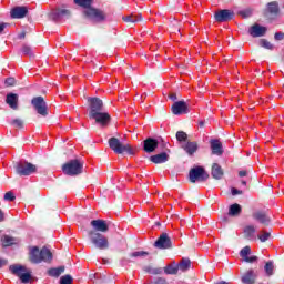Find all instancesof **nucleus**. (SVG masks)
Returning a JSON list of instances; mask_svg holds the SVG:
<instances>
[{"instance_id": "864d4df0", "label": "nucleus", "mask_w": 284, "mask_h": 284, "mask_svg": "<svg viewBox=\"0 0 284 284\" xmlns=\"http://www.w3.org/2000/svg\"><path fill=\"white\" fill-rule=\"evenodd\" d=\"M169 99H171V101H176L179 97L176 95V93H170Z\"/></svg>"}, {"instance_id": "a18cd8bd", "label": "nucleus", "mask_w": 284, "mask_h": 284, "mask_svg": "<svg viewBox=\"0 0 284 284\" xmlns=\"http://www.w3.org/2000/svg\"><path fill=\"white\" fill-rule=\"evenodd\" d=\"M22 52H23V54H26L27 57H32V48L31 47H29V45H23L22 47Z\"/></svg>"}, {"instance_id": "aec40b11", "label": "nucleus", "mask_w": 284, "mask_h": 284, "mask_svg": "<svg viewBox=\"0 0 284 284\" xmlns=\"http://www.w3.org/2000/svg\"><path fill=\"white\" fill-rule=\"evenodd\" d=\"M253 219L255 221H258V223H262V225H270V223H272V219H270V215H267L266 212L264 211H256L255 213H253Z\"/></svg>"}, {"instance_id": "e433bc0d", "label": "nucleus", "mask_w": 284, "mask_h": 284, "mask_svg": "<svg viewBox=\"0 0 284 284\" xmlns=\"http://www.w3.org/2000/svg\"><path fill=\"white\" fill-rule=\"evenodd\" d=\"M260 45L261 48H265V50H274V44H272L267 39H261Z\"/></svg>"}, {"instance_id": "9b49d317", "label": "nucleus", "mask_w": 284, "mask_h": 284, "mask_svg": "<svg viewBox=\"0 0 284 284\" xmlns=\"http://www.w3.org/2000/svg\"><path fill=\"white\" fill-rule=\"evenodd\" d=\"M88 103L90 108L89 118L103 112L104 104L100 98H88Z\"/></svg>"}, {"instance_id": "cd10ccee", "label": "nucleus", "mask_w": 284, "mask_h": 284, "mask_svg": "<svg viewBox=\"0 0 284 284\" xmlns=\"http://www.w3.org/2000/svg\"><path fill=\"white\" fill-rule=\"evenodd\" d=\"M122 21L129 24L139 23V21H143V16L141 13L139 14L131 13L129 16L122 17Z\"/></svg>"}, {"instance_id": "680f3d73", "label": "nucleus", "mask_w": 284, "mask_h": 284, "mask_svg": "<svg viewBox=\"0 0 284 284\" xmlns=\"http://www.w3.org/2000/svg\"><path fill=\"white\" fill-rule=\"evenodd\" d=\"M199 125H200V128H205V122L204 121H200Z\"/></svg>"}, {"instance_id": "79ce46f5", "label": "nucleus", "mask_w": 284, "mask_h": 284, "mask_svg": "<svg viewBox=\"0 0 284 284\" xmlns=\"http://www.w3.org/2000/svg\"><path fill=\"white\" fill-rule=\"evenodd\" d=\"M74 278H72V275L67 274L60 278V284H72Z\"/></svg>"}, {"instance_id": "8fccbe9b", "label": "nucleus", "mask_w": 284, "mask_h": 284, "mask_svg": "<svg viewBox=\"0 0 284 284\" xmlns=\"http://www.w3.org/2000/svg\"><path fill=\"white\" fill-rule=\"evenodd\" d=\"M274 39H275V41H283V39H284V32H276L275 34H274Z\"/></svg>"}, {"instance_id": "f704fd0d", "label": "nucleus", "mask_w": 284, "mask_h": 284, "mask_svg": "<svg viewBox=\"0 0 284 284\" xmlns=\"http://www.w3.org/2000/svg\"><path fill=\"white\" fill-rule=\"evenodd\" d=\"M255 233L256 229L254 227V225H248L244 227V235L246 239H252V236H254Z\"/></svg>"}, {"instance_id": "37998d69", "label": "nucleus", "mask_w": 284, "mask_h": 284, "mask_svg": "<svg viewBox=\"0 0 284 284\" xmlns=\"http://www.w3.org/2000/svg\"><path fill=\"white\" fill-rule=\"evenodd\" d=\"M270 236H272L271 232H263V234L257 235V239L262 242L265 243V241L270 240Z\"/></svg>"}, {"instance_id": "ea45409f", "label": "nucleus", "mask_w": 284, "mask_h": 284, "mask_svg": "<svg viewBox=\"0 0 284 284\" xmlns=\"http://www.w3.org/2000/svg\"><path fill=\"white\" fill-rule=\"evenodd\" d=\"M175 136L180 143L187 141V133L185 131H178Z\"/></svg>"}, {"instance_id": "0eeeda50", "label": "nucleus", "mask_w": 284, "mask_h": 284, "mask_svg": "<svg viewBox=\"0 0 284 284\" xmlns=\"http://www.w3.org/2000/svg\"><path fill=\"white\" fill-rule=\"evenodd\" d=\"M14 170L19 176H30V174L37 172V165L27 161L18 162L14 164Z\"/></svg>"}, {"instance_id": "5701e85b", "label": "nucleus", "mask_w": 284, "mask_h": 284, "mask_svg": "<svg viewBox=\"0 0 284 284\" xmlns=\"http://www.w3.org/2000/svg\"><path fill=\"white\" fill-rule=\"evenodd\" d=\"M211 152L215 156H223V143H221V140H211Z\"/></svg>"}, {"instance_id": "6e6d98bb", "label": "nucleus", "mask_w": 284, "mask_h": 284, "mask_svg": "<svg viewBox=\"0 0 284 284\" xmlns=\"http://www.w3.org/2000/svg\"><path fill=\"white\" fill-rule=\"evenodd\" d=\"M172 32H181V29L176 24H173Z\"/></svg>"}, {"instance_id": "bb28decb", "label": "nucleus", "mask_w": 284, "mask_h": 284, "mask_svg": "<svg viewBox=\"0 0 284 284\" xmlns=\"http://www.w3.org/2000/svg\"><path fill=\"white\" fill-rule=\"evenodd\" d=\"M243 284H254L256 283V273L254 270H248L242 275Z\"/></svg>"}, {"instance_id": "4468645a", "label": "nucleus", "mask_w": 284, "mask_h": 284, "mask_svg": "<svg viewBox=\"0 0 284 284\" xmlns=\"http://www.w3.org/2000/svg\"><path fill=\"white\" fill-rule=\"evenodd\" d=\"M171 112L175 116H181V114H187L190 112V108L187 106L186 101H175L171 106Z\"/></svg>"}, {"instance_id": "20e7f679", "label": "nucleus", "mask_w": 284, "mask_h": 284, "mask_svg": "<svg viewBox=\"0 0 284 284\" xmlns=\"http://www.w3.org/2000/svg\"><path fill=\"white\" fill-rule=\"evenodd\" d=\"M109 148L115 153V154H130L131 156H134V150L130 144H123L119 138H110L109 139Z\"/></svg>"}, {"instance_id": "ddd939ff", "label": "nucleus", "mask_w": 284, "mask_h": 284, "mask_svg": "<svg viewBox=\"0 0 284 284\" xmlns=\"http://www.w3.org/2000/svg\"><path fill=\"white\" fill-rule=\"evenodd\" d=\"M214 19L217 23H226L234 19V11L230 9H222L214 13Z\"/></svg>"}, {"instance_id": "58836bf2", "label": "nucleus", "mask_w": 284, "mask_h": 284, "mask_svg": "<svg viewBox=\"0 0 284 284\" xmlns=\"http://www.w3.org/2000/svg\"><path fill=\"white\" fill-rule=\"evenodd\" d=\"M239 17H242V19H250L252 17V9H244L241 11H237Z\"/></svg>"}, {"instance_id": "9d476101", "label": "nucleus", "mask_w": 284, "mask_h": 284, "mask_svg": "<svg viewBox=\"0 0 284 284\" xmlns=\"http://www.w3.org/2000/svg\"><path fill=\"white\" fill-rule=\"evenodd\" d=\"M89 119L95 121V123L102 128H108L110 123H112V116L108 112L100 111V113H95Z\"/></svg>"}, {"instance_id": "423d86ee", "label": "nucleus", "mask_w": 284, "mask_h": 284, "mask_svg": "<svg viewBox=\"0 0 284 284\" xmlns=\"http://www.w3.org/2000/svg\"><path fill=\"white\" fill-rule=\"evenodd\" d=\"M210 179V173L203 166H195L189 171L190 183H205Z\"/></svg>"}, {"instance_id": "2eb2a0df", "label": "nucleus", "mask_w": 284, "mask_h": 284, "mask_svg": "<svg viewBox=\"0 0 284 284\" xmlns=\"http://www.w3.org/2000/svg\"><path fill=\"white\" fill-rule=\"evenodd\" d=\"M51 21L59 22L61 19H71L72 11L69 9H57L55 11L51 12L49 16Z\"/></svg>"}, {"instance_id": "4be33fe9", "label": "nucleus", "mask_w": 284, "mask_h": 284, "mask_svg": "<svg viewBox=\"0 0 284 284\" xmlns=\"http://www.w3.org/2000/svg\"><path fill=\"white\" fill-rule=\"evenodd\" d=\"M6 103L11 108V110H19V94L8 93L6 98Z\"/></svg>"}, {"instance_id": "dca6fc26", "label": "nucleus", "mask_w": 284, "mask_h": 284, "mask_svg": "<svg viewBox=\"0 0 284 284\" xmlns=\"http://www.w3.org/2000/svg\"><path fill=\"white\" fill-rule=\"evenodd\" d=\"M278 12H281V10L278 9V2L276 1L268 2L265 11V18L268 21H274V19L278 17Z\"/></svg>"}, {"instance_id": "13d9d810", "label": "nucleus", "mask_w": 284, "mask_h": 284, "mask_svg": "<svg viewBox=\"0 0 284 284\" xmlns=\"http://www.w3.org/2000/svg\"><path fill=\"white\" fill-rule=\"evenodd\" d=\"M19 39H26V31H22L19 36H18Z\"/></svg>"}, {"instance_id": "7c9ffc66", "label": "nucleus", "mask_w": 284, "mask_h": 284, "mask_svg": "<svg viewBox=\"0 0 284 284\" xmlns=\"http://www.w3.org/2000/svg\"><path fill=\"white\" fill-rule=\"evenodd\" d=\"M241 212H243V209L239 203L232 204L229 209V216H241Z\"/></svg>"}, {"instance_id": "2f4dec72", "label": "nucleus", "mask_w": 284, "mask_h": 284, "mask_svg": "<svg viewBox=\"0 0 284 284\" xmlns=\"http://www.w3.org/2000/svg\"><path fill=\"white\" fill-rule=\"evenodd\" d=\"M3 247H12V245H17V239L10 236V235H4L1 239Z\"/></svg>"}, {"instance_id": "6ab92c4d", "label": "nucleus", "mask_w": 284, "mask_h": 284, "mask_svg": "<svg viewBox=\"0 0 284 284\" xmlns=\"http://www.w3.org/2000/svg\"><path fill=\"white\" fill-rule=\"evenodd\" d=\"M91 227H93V232L99 233H105L108 232V230H110V226H108V222H105L104 220H92Z\"/></svg>"}, {"instance_id": "c03bdc74", "label": "nucleus", "mask_w": 284, "mask_h": 284, "mask_svg": "<svg viewBox=\"0 0 284 284\" xmlns=\"http://www.w3.org/2000/svg\"><path fill=\"white\" fill-rule=\"evenodd\" d=\"M144 272H148V274H161V268H152L150 266H146L144 268Z\"/></svg>"}, {"instance_id": "c756f323", "label": "nucleus", "mask_w": 284, "mask_h": 284, "mask_svg": "<svg viewBox=\"0 0 284 284\" xmlns=\"http://www.w3.org/2000/svg\"><path fill=\"white\" fill-rule=\"evenodd\" d=\"M63 272H65V266H59V267L49 268L47 274L49 276H52L53 278H59V276H61V274H63Z\"/></svg>"}, {"instance_id": "e2e57ef3", "label": "nucleus", "mask_w": 284, "mask_h": 284, "mask_svg": "<svg viewBox=\"0 0 284 284\" xmlns=\"http://www.w3.org/2000/svg\"><path fill=\"white\" fill-rule=\"evenodd\" d=\"M241 184H242V185H247V181L242 180V181H241Z\"/></svg>"}, {"instance_id": "a19ab883", "label": "nucleus", "mask_w": 284, "mask_h": 284, "mask_svg": "<svg viewBox=\"0 0 284 284\" xmlns=\"http://www.w3.org/2000/svg\"><path fill=\"white\" fill-rule=\"evenodd\" d=\"M11 125H13V128H19V130H23V120L21 119H13L11 122H10Z\"/></svg>"}, {"instance_id": "5fc2aeb1", "label": "nucleus", "mask_w": 284, "mask_h": 284, "mask_svg": "<svg viewBox=\"0 0 284 284\" xmlns=\"http://www.w3.org/2000/svg\"><path fill=\"white\" fill-rule=\"evenodd\" d=\"M6 221V214H3V211L0 209V223H3Z\"/></svg>"}, {"instance_id": "4d7b16f0", "label": "nucleus", "mask_w": 284, "mask_h": 284, "mask_svg": "<svg viewBox=\"0 0 284 284\" xmlns=\"http://www.w3.org/2000/svg\"><path fill=\"white\" fill-rule=\"evenodd\" d=\"M239 176H241V178L247 176V171H245V170L240 171Z\"/></svg>"}, {"instance_id": "72a5a7b5", "label": "nucleus", "mask_w": 284, "mask_h": 284, "mask_svg": "<svg viewBox=\"0 0 284 284\" xmlns=\"http://www.w3.org/2000/svg\"><path fill=\"white\" fill-rule=\"evenodd\" d=\"M164 274L176 275L179 274V265H168L164 267Z\"/></svg>"}, {"instance_id": "f03ea898", "label": "nucleus", "mask_w": 284, "mask_h": 284, "mask_svg": "<svg viewBox=\"0 0 284 284\" xmlns=\"http://www.w3.org/2000/svg\"><path fill=\"white\" fill-rule=\"evenodd\" d=\"M29 261L34 265H39V263H51L52 251H50V248L45 246L41 250L39 248V246H33L29 252Z\"/></svg>"}, {"instance_id": "c85d7f7f", "label": "nucleus", "mask_w": 284, "mask_h": 284, "mask_svg": "<svg viewBox=\"0 0 284 284\" xmlns=\"http://www.w3.org/2000/svg\"><path fill=\"white\" fill-rule=\"evenodd\" d=\"M190 267H192V261H190V257H183L178 264V270L181 272H187Z\"/></svg>"}, {"instance_id": "1a4fd4ad", "label": "nucleus", "mask_w": 284, "mask_h": 284, "mask_svg": "<svg viewBox=\"0 0 284 284\" xmlns=\"http://www.w3.org/2000/svg\"><path fill=\"white\" fill-rule=\"evenodd\" d=\"M10 271L20 278L21 283H30V278H32V273H26L27 268L23 265H11Z\"/></svg>"}, {"instance_id": "f3484780", "label": "nucleus", "mask_w": 284, "mask_h": 284, "mask_svg": "<svg viewBox=\"0 0 284 284\" xmlns=\"http://www.w3.org/2000/svg\"><path fill=\"white\" fill-rule=\"evenodd\" d=\"M159 145H161V142L154 138H146L143 141V150L146 152V154H152V152H155Z\"/></svg>"}, {"instance_id": "bf43d9fd", "label": "nucleus", "mask_w": 284, "mask_h": 284, "mask_svg": "<svg viewBox=\"0 0 284 284\" xmlns=\"http://www.w3.org/2000/svg\"><path fill=\"white\" fill-rule=\"evenodd\" d=\"M161 148H168V143L165 142V141H163V140H161Z\"/></svg>"}, {"instance_id": "09e8293b", "label": "nucleus", "mask_w": 284, "mask_h": 284, "mask_svg": "<svg viewBox=\"0 0 284 284\" xmlns=\"http://www.w3.org/2000/svg\"><path fill=\"white\" fill-rule=\"evenodd\" d=\"M245 263H256L258 261V256L253 255V256H246V258L243 260Z\"/></svg>"}, {"instance_id": "7ed1b4c3", "label": "nucleus", "mask_w": 284, "mask_h": 284, "mask_svg": "<svg viewBox=\"0 0 284 284\" xmlns=\"http://www.w3.org/2000/svg\"><path fill=\"white\" fill-rule=\"evenodd\" d=\"M62 172L67 176H79V174H83V161L79 159L69 160L62 165Z\"/></svg>"}, {"instance_id": "473e14b6", "label": "nucleus", "mask_w": 284, "mask_h": 284, "mask_svg": "<svg viewBox=\"0 0 284 284\" xmlns=\"http://www.w3.org/2000/svg\"><path fill=\"white\" fill-rule=\"evenodd\" d=\"M266 276H274V261H267L264 265Z\"/></svg>"}, {"instance_id": "412c9836", "label": "nucleus", "mask_w": 284, "mask_h": 284, "mask_svg": "<svg viewBox=\"0 0 284 284\" xmlns=\"http://www.w3.org/2000/svg\"><path fill=\"white\" fill-rule=\"evenodd\" d=\"M10 14L11 19H23L28 16V7H14Z\"/></svg>"}, {"instance_id": "052dcab7", "label": "nucleus", "mask_w": 284, "mask_h": 284, "mask_svg": "<svg viewBox=\"0 0 284 284\" xmlns=\"http://www.w3.org/2000/svg\"><path fill=\"white\" fill-rule=\"evenodd\" d=\"M8 264V261H6V260H0V267L2 266V265H7Z\"/></svg>"}, {"instance_id": "39448f33", "label": "nucleus", "mask_w": 284, "mask_h": 284, "mask_svg": "<svg viewBox=\"0 0 284 284\" xmlns=\"http://www.w3.org/2000/svg\"><path fill=\"white\" fill-rule=\"evenodd\" d=\"M88 236L97 250H110V241L108 240V236L97 231H89Z\"/></svg>"}, {"instance_id": "4c0bfd02", "label": "nucleus", "mask_w": 284, "mask_h": 284, "mask_svg": "<svg viewBox=\"0 0 284 284\" xmlns=\"http://www.w3.org/2000/svg\"><path fill=\"white\" fill-rule=\"evenodd\" d=\"M250 254H252V247H250L248 245L244 246L241 251H240V256L244 260L247 256H250Z\"/></svg>"}, {"instance_id": "f8f14e48", "label": "nucleus", "mask_w": 284, "mask_h": 284, "mask_svg": "<svg viewBox=\"0 0 284 284\" xmlns=\"http://www.w3.org/2000/svg\"><path fill=\"white\" fill-rule=\"evenodd\" d=\"M153 246L156 250H172V239L168 233H162L154 242Z\"/></svg>"}, {"instance_id": "49530a36", "label": "nucleus", "mask_w": 284, "mask_h": 284, "mask_svg": "<svg viewBox=\"0 0 284 284\" xmlns=\"http://www.w3.org/2000/svg\"><path fill=\"white\" fill-rule=\"evenodd\" d=\"M4 83L7 85V88H12L14 87V84L17 83V81L14 80V78H7L4 80Z\"/></svg>"}, {"instance_id": "f257e3e1", "label": "nucleus", "mask_w": 284, "mask_h": 284, "mask_svg": "<svg viewBox=\"0 0 284 284\" xmlns=\"http://www.w3.org/2000/svg\"><path fill=\"white\" fill-rule=\"evenodd\" d=\"M78 8H82V17L91 23H103L108 19L104 10L93 7L94 0H73Z\"/></svg>"}, {"instance_id": "6e6552de", "label": "nucleus", "mask_w": 284, "mask_h": 284, "mask_svg": "<svg viewBox=\"0 0 284 284\" xmlns=\"http://www.w3.org/2000/svg\"><path fill=\"white\" fill-rule=\"evenodd\" d=\"M31 104L34 108L37 114H40V116H48V102H45V99L43 97L39 95L31 100Z\"/></svg>"}, {"instance_id": "a878e982", "label": "nucleus", "mask_w": 284, "mask_h": 284, "mask_svg": "<svg viewBox=\"0 0 284 284\" xmlns=\"http://www.w3.org/2000/svg\"><path fill=\"white\" fill-rule=\"evenodd\" d=\"M225 172L223 171V168L219 165V163H213L211 168V175L215 181H221L223 179Z\"/></svg>"}, {"instance_id": "c9c22d12", "label": "nucleus", "mask_w": 284, "mask_h": 284, "mask_svg": "<svg viewBox=\"0 0 284 284\" xmlns=\"http://www.w3.org/2000/svg\"><path fill=\"white\" fill-rule=\"evenodd\" d=\"M130 258H139L143 256H150V252L148 251H135L131 254H129Z\"/></svg>"}, {"instance_id": "603ef678", "label": "nucleus", "mask_w": 284, "mask_h": 284, "mask_svg": "<svg viewBox=\"0 0 284 284\" xmlns=\"http://www.w3.org/2000/svg\"><path fill=\"white\" fill-rule=\"evenodd\" d=\"M8 26H10V23L0 22V34H3V31L6 28H8Z\"/></svg>"}, {"instance_id": "393cba45", "label": "nucleus", "mask_w": 284, "mask_h": 284, "mask_svg": "<svg viewBox=\"0 0 284 284\" xmlns=\"http://www.w3.org/2000/svg\"><path fill=\"white\" fill-rule=\"evenodd\" d=\"M150 161L151 163H155V165L168 163V161H170V155L166 152H162L155 155H151Z\"/></svg>"}, {"instance_id": "de8ad7c7", "label": "nucleus", "mask_w": 284, "mask_h": 284, "mask_svg": "<svg viewBox=\"0 0 284 284\" xmlns=\"http://www.w3.org/2000/svg\"><path fill=\"white\" fill-rule=\"evenodd\" d=\"M17 196H14V193L12 191H9L4 194V201H14Z\"/></svg>"}, {"instance_id": "b1692460", "label": "nucleus", "mask_w": 284, "mask_h": 284, "mask_svg": "<svg viewBox=\"0 0 284 284\" xmlns=\"http://www.w3.org/2000/svg\"><path fill=\"white\" fill-rule=\"evenodd\" d=\"M182 149L189 156H194L196 152L199 151V142L193 141V142H186L184 145H182Z\"/></svg>"}, {"instance_id": "3c124183", "label": "nucleus", "mask_w": 284, "mask_h": 284, "mask_svg": "<svg viewBox=\"0 0 284 284\" xmlns=\"http://www.w3.org/2000/svg\"><path fill=\"white\" fill-rule=\"evenodd\" d=\"M231 193H232V196H236L239 194H243V191L242 190H239L236 187H232L231 189Z\"/></svg>"}, {"instance_id": "a211bd4d", "label": "nucleus", "mask_w": 284, "mask_h": 284, "mask_svg": "<svg viewBox=\"0 0 284 284\" xmlns=\"http://www.w3.org/2000/svg\"><path fill=\"white\" fill-rule=\"evenodd\" d=\"M266 33H267V28L263 27L258 23L253 24L248 29V34H251L253 37V39H256L258 37H265Z\"/></svg>"}]
</instances>
